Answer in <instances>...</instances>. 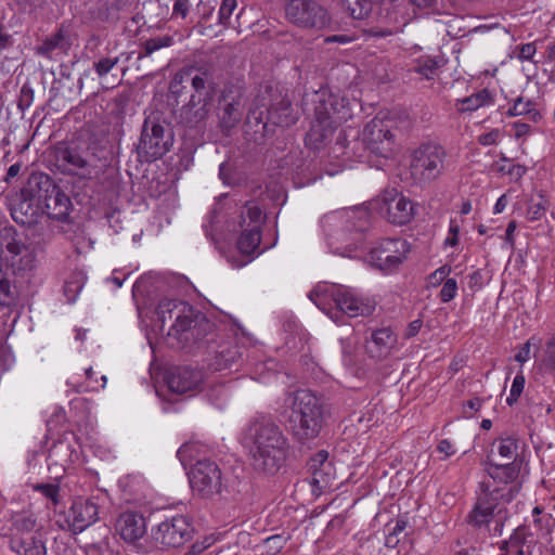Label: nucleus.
I'll use <instances>...</instances> for the list:
<instances>
[{
	"mask_svg": "<svg viewBox=\"0 0 555 555\" xmlns=\"http://www.w3.org/2000/svg\"><path fill=\"white\" fill-rule=\"evenodd\" d=\"M203 382V372L189 366L173 369L167 376L168 388L178 395L193 396L201 389Z\"/></svg>",
	"mask_w": 555,
	"mask_h": 555,
	"instance_id": "a211bd4d",
	"label": "nucleus"
},
{
	"mask_svg": "<svg viewBox=\"0 0 555 555\" xmlns=\"http://www.w3.org/2000/svg\"><path fill=\"white\" fill-rule=\"evenodd\" d=\"M506 205H507V198H506L505 195H502L496 201V203H495V205L493 207V212L494 214H501L505 209Z\"/></svg>",
	"mask_w": 555,
	"mask_h": 555,
	"instance_id": "338daca9",
	"label": "nucleus"
},
{
	"mask_svg": "<svg viewBox=\"0 0 555 555\" xmlns=\"http://www.w3.org/2000/svg\"><path fill=\"white\" fill-rule=\"evenodd\" d=\"M115 529L122 540L134 543L146 532L145 517L135 512H125L116 520Z\"/></svg>",
	"mask_w": 555,
	"mask_h": 555,
	"instance_id": "412c9836",
	"label": "nucleus"
},
{
	"mask_svg": "<svg viewBox=\"0 0 555 555\" xmlns=\"http://www.w3.org/2000/svg\"><path fill=\"white\" fill-rule=\"evenodd\" d=\"M61 39H62L61 34H56L52 38L47 39L40 47V52L44 53V54L51 52L53 49H55L59 46Z\"/></svg>",
	"mask_w": 555,
	"mask_h": 555,
	"instance_id": "4d7b16f0",
	"label": "nucleus"
},
{
	"mask_svg": "<svg viewBox=\"0 0 555 555\" xmlns=\"http://www.w3.org/2000/svg\"><path fill=\"white\" fill-rule=\"evenodd\" d=\"M509 116H528V119L533 122H539L542 119L540 111L535 104L525 98H518L514 101L508 109Z\"/></svg>",
	"mask_w": 555,
	"mask_h": 555,
	"instance_id": "2f4dec72",
	"label": "nucleus"
},
{
	"mask_svg": "<svg viewBox=\"0 0 555 555\" xmlns=\"http://www.w3.org/2000/svg\"><path fill=\"white\" fill-rule=\"evenodd\" d=\"M309 298L321 310L326 311L325 304L332 300L336 308L350 318L366 317L373 313L376 302L348 286L318 285L309 293Z\"/></svg>",
	"mask_w": 555,
	"mask_h": 555,
	"instance_id": "39448f33",
	"label": "nucleus"
},
{
	"mask_svg": "<svg viewBox=\"0 0 555 555\" xmlns=\"http://www.w3.org/2000/svg\"><path fill=\"white\" fill-rule=\"evenodd\" d=\"M451 273V267L450 266H441L437 270H435L428 278H427V285L429 287H437L444 283V281L448 279L449 274Z\"/></svg>",
	"mask_w": 555,
	"mask_h": 555,
	"instance_id": "c03bdc74",
	"label": "nucleus"
},
{
	"mask_svg": "<svg viewBox=\"0 0 555 555\" xmlns=\"http://www.w3.org/2000/svg\"><path fill=\"white\" fill-rule=\"evenodd\" d=\"M494 103L493 95L487 89L479 90L469 96L457 100L456 108L461 113L475 112L481 107L490 106Z\"/></svg>",
	"mask_w": 555,
	"mask_h": 555,
	"instance_id": "c85d7f7f",
	"label": "nucleus"
},
{
	"mask_svg": "<svg viewBox=\"0 0 555 555\" xmlns=\"http://www.w3.org/2000/svg\"><path fill=\"white\" fill-rule=\"evenodd\" d=\"M343 346V361L347 367H353L354 361V346L349 340H341Z\"/></svg>",
	"mask_w": 555,
	"mask_h": 555,
	"instance_id": "8fccbe9b",
	"label": "nucleus"
},
{
	"mask_svg": "<svg viewBox=\"0 0 555 555\" xmlns=\"http://www.w3.org/2000/svg\"><path fill=\"white\" fill-rule=\"evenodd\" d=\"M545 201L542 196L531 198L527 208L526 217L530 221L539 220L545 212Z\"/></svg>",
	"mask_w": 555,
	"mask_h": 555,
	"instance_id": "58836bf2",
	"label": "nucleus"
},
{
	"mask_svg": "<svg viewBox=\"0 0 555 555\" xmlns=\"http://www.w3.org/2000/svg\"><path fill=\"white\" fill-rule=\"evenodd\" d=\"M236 8V0H222L219 8L218 20L219 24L227 26L228 22Z\"/></svg>",
	"mask_w": 555,
	"mask_h": 555,
	"instance_id": "a18cd8bd",
	"label": "nucleus"
},
{
	"mask_svg": "<svg viewBox=\"0 0 555 555\" xmlns=\"http://www.w3.org/2000/svg\"><path fill=\"white\" fill-rule=\"evenodd\" d=\"M46 183L48 188L40 205L42 212L53 219H65L72 207L69 197L57 186L53 185L48 178H46Z\"/></svg>",
	"mask_w": 555,
	"mask_h": 555,
	"instance_id": "aec40b11",
	"label": "nucleus"
},
{
	"mask_svg": "<svg viewBox=\"0 0 555 555\" xmlns=\"http://www.w3.org/2000/svg\"><path fill=\"white\" fill-rule=\"evenodd\" d=\"M513 129L516 139L527 138L532 132V129L528 124L520 121H515L513 124Z\"/></svg>",
	"mask_w": 555,
	"mask_h": 555,
	"instance_id": "5fc2aeb1",
	"label": "nucleus"
},
{
	"mask_svg": "<svg viewBox=\"0 0 555 555\" xmlns=\"http://www.w3.org/2000/svg\"><path fill=\"white\" fill-rule=\"evenodd\" d=\"M224 111L234 120L241 116V113H240L238 108L236 107V104H234V103H229Z\"/></svg>",
	"mask_w": 555,
	"mask_h": 555,
	"instance_id": "774afa93",
	"label": "nucleus"
},
{
	"mask_svg": "<svg viewBox=\"0 0 555 555\" xmlns=\"http://www.w3.org/2000/svg\"><path fill=\"white\" fill-rule=\"evenodd\" d=\"M391 120L375 117L366 124L363 139L369 149L376 155L388 158L393 151V133Z\"/></svg>",
	"mask_w": 555,
	"mask_h": 555,
	"instance_id": "f3484780",
	"label": "nucleus"
},
{
	"mask_svg": "<svg viewBox=\"0 0 555 555\" xmlns=\"http://www.w3.org/2000/svg\"><path fill=\"white\" fill-rule=\"evenodd\" d=\"M446 155L444 149L438 144L421 145L414 151L410 165L414 180L429 182L437 179L443 170Z\"/></svg>",
	"mask_w": 555,
	"mask_h": 555,
	"instance_id": "9d476101",
	"label": "nucleus"
},
{
	"mask_svg": "<svg viewBox=\"0 0 555 555\" xmlns=\"http://www.w3.org/2000/svg\"><path fill=\"white\" fill-rule=\"evenodd\" d=\"M526 172V168L521 165H513L508 168L507 173L514 178L520 179Z\"/></svg>",
	"mask_w": 555,
	"mask_h": 555,
	"instance_id": "0e129e2a",
	"label": "nucleus"
},
{
	"mask_svg": "<svg viewBox=\"0 0 555 555\" xmlns=\"http://www.w3.org/2000/svg\"><path fill=\"white\" fill-rule=\"evenodd\" d=\"M457 289L459 287L456 280L448 278L442 284V287L439 293L440 301L446 304L453 300L457 295Z\"/></svg>",
	"mask_w": 555,
	"mask_h": 555,
	"instance_id": "79ce46f5",
	"label": "nucleus"
},
{
	"mask_svg": "<svg viewBox=\"0 0 555 555\" xmlns=\"http://www.w3.org/2000/svg\"><path fill=\"white\" fill-rule=\"evenodd\" d=\"M157 319L167 335L175 338L178 344L184 345L202 337V330L210 327V323L196 314L194 308L185 301L178 299H164L157 307Z\"/></svg>",
	"mask_w": 555,
	"mask_h": 555,
	"instance_id": "7ed1b4c3",
	"label": "nucleus"
},
{
	"mask_svg": "<svg viewBox=\"0 0 555 555\" xmlns=\"http://www.w3.org/2000/svg\"><path fill=\"white\" fill-rule=\"evenodd\" d=\"M482 403H483V400H481L480 398H474V399L468 400L465 403L464 408L469 409L470 413H468L466 410L464 411V413L466 414V416L470 417L474 412H477L481 409Z\"/></svg>",
	"mask_w": 555,
	"mask_h": 555,
	"instance_id": "bf43d9fd",
	"label": "nucleus"
},
{
	"mask_svg": "<svg viewBox=\"0 0 555 555\" xmlns=\"http://www.w3.org/2000/svg\"><path fill=\"white\" fill-rule=\"evenodd\" d=\"M192 532L188 518L178 515L162 521L152 530V538L159 547H179L191 539Z\"/></svg>",
	"mask_w": 555,
	"mask_h": 555,
	"instance_id": "dca6fc26",
	"label": "nucleus"
},
{
	"mask_svg": "<svg viewBox=\"0 0 555 555\" xmlns=\"http://www.w3.org/2000/svg\"><path fill=\"white\" fill-rule=\"evenodd\" d=\"M192 87L195 92L191 96L211 101L214 94V82L211 76L207 72L196 73L192 77Z\"/></svg>",
	"mask_w": 555,
	"mask_h": 555,
	"instance_id": "7c9ffc66",
	"label": "nucleus"
},
{
	"mask_svg": "<svg viewBox=\"0 0 555 555\" xmlns=\"http://www.w3.org/2000/svg\"><path fill=\"white\" fill-rule=\"evenodd\" d=\"M194 2H196V0H176L173 4V14L185 17Z\"/></svg>",
	"mask_w": 555,
	"mask_h": 555,
	"instance_id": "603ef678",
	"label": "nucleus"
},
{
	"mask_svg": "<svg viewBox=\"0 0 555 555\" xmlns=\"http://www.w3.org/2000/svg\"><path fill=\"white\" fill-rule=\"evenodd\" d=\"M253 466L260 472L274 474L288 455L289 443L282 429L270 420H257L247 429Z\"/></svg>",
	"mask_w": 555,
	"mask_h": 555,
	"instance_id": "f257e3e1",
	"label": "nucleus"
},
{
	"mask_svg": "<svg viewBox=\"0 0 555 555\" xmlns=\"http://www.w3.org/2000/svg\"><path fill=\"white\" fill-rule=\"evenodd\" d=\"M514 490L516 487L506 489L498 487L492 481L482 482L474 509L469 514L470 522L475 526L487 525L495 516H499L498 522L501 521L503 504L514 499Z\"/></svg>",
	"mask_w": 555,
	"mask_h": 555,
	"instance_id": "423d86ee",
	"label": "nucleus"
},
{
	"mask_svg": "<svg viewBox=\"0 0 555 555\" xmlns=\"http://www.w3.org/2000/svg\"><path fill=\"white\" fill-rule=\"evenodd\" d=\"M192 490L202 498H210L222 490V472L219 465L208 459L198 460L189 473Z\"/></svg>",
	"mask_w": 555,
	"mask_h": 555,
	"instance_id": "4468645a",
	"label": "nucleus"
},
{
	"mask_svg": "<svg viewBox=\"0 0 555 555\" xmlns=\"http://www.w3.org/2000/svg\"><path fill=\"white\" fill-rule=\"evenodd\" d=\"M264 222L262 210L255 203H247L241 212L242 233L237 238V248L244 255L258 251L261 242V228Z\"/></svg>",
	"mask_w": 555,
	"mask_h": 555,
	"instance_id": "ddd939ff",
	"label": "nucleus"
},
{
	"mask_svg": "<svg viewBox=\"0 0 555 555\" xmlns=\"http://www.w3.org/2000/svg\"><path fill=\"white\" fill-rule=\"evenodd\" d=\"M327 461L325 451L318 452L309 462V469L312 473V483L323 490L333 486V468Z\"/></svg>",
	"mask_w": 555,
	"mask_h": 555,
	"instance_id": "b1692460",
	"label": "nucleus"
},
{
	"mask_svg": "<svg viewBox=\"0 0 555 555\" xmlns=\"http://www.w3.org/2000/svg\"><path fill=\"white\" fill-rule=\"evenodd\" d=\"M284 402L289 409L287 423L293 437L301 442L318 437L324 422L318 397L308 389H298L289 392Z\"/></svg>",
	"mask_w": 555,
	"mask_h": 555,
	"instance_id": "f03ea898",
	"label": "nucleus"
},
{
	"mask_svg": "<svg viewBox=\"0 0 555 555\" xmlns=\"http://www.w3.org/2000/svg\"><path fill=\"white\" fill-rule=\"evenodd\" d=\"M86 282V276L82 272L74 273L66 282L64 286V294L68 301L74 302L79 293L81 292Z\"/></svg>",
	"mask_w": 555,
	"mask_h": 555,
	"instance_id": "f704fd0d",
	"label": "nucleus"
},
{
	"mask_svg": "<svg viewBox=\"0 0 555 555\" xmlns=\"http://www.w3.org/2000/svg\"><path fill=\"white\" fill-rule=\"evenodd\" d=\"M314 121L307 134V140L314 147L326 142L334 131L352 116L346 98L321 91L317 93Z\"/></svg>",
	"mask_w": 555,
	"mask_h": 555,
	"instance_id": "20e7f679",
	"label": "nucleus"
},
{
	"mask_svg": "<svg viewBox=\"0 0 555 555\" xmlns=\"http://www.w3.org/2000/svg\"><path fill=\"white\" fill-rule=\"evenodd\" d=\"M285 15L288 22L301 28L321 29L328 24L325 9L313 0H291Z\"/></svg>",
	"mask_w": 555,
	"mask_h": 555,
	"instance_id": "2eb2a0df",
	"label": "nucleus"
},
{
	"mask_svg": "<svg viewBox=\"0 0 555 555\" xmlns=\"http://www.w3.org/2000/svg\"><path fill=\"white\" fill-rule=\"evenodd\" d=\"M370 206L388 222L398 225L409 223L415 215V207L411 199L395 188L385 189L370 202Z\"/></svg>",
	"mask_w": 555,
	"mask_h": 555,
	"instance_id": "6e6552de",
	"label": "nucleus"
},
{
	"mask_svg": "<svg viewBox=\"0 0 555 555\" xmlns=\"http://www.w3.org/2000/svg\"><path fill=\"white\" fill-rule=\"evenodd\" d=\"M209 100H201L196 99V96H191L188 105L182 108L181 116L183 120L190 126H195L205 120L209 113Z\"/></svg>",
	"mask_w": 555,
	"mask_h": 555,
	"instance_id": "cd10ccee",
	"label": "nucleus"
},
{
	"mask_svg": "<svg viewBox=\"0 0 555 555\" xmlns=\"http://www.w3.org/2000/svg\"><path fill=\"white\" fill-rule=\"evenodd\" d=\"M437 450L444 454L446 457H449L455 453L453 444L447 439H443L438 443Z\"/></svg>",
	"mask_w": 555,
	"mask_h": 555,
	"instance_id": "052dcab7",
	"label": "nucleus"
},
{
	"mask_svg": "<svg viewBox=\"0 0 555 555\" xmlns=\"http://www.w3.org/2000/svg\"><path fill=\"white\" fill-rule=\"evenodd\" d=\"M410 244L403 238H385L370 249L367 261L383 272L397 270L408 258Z\"/></svg>",
	"mask_w": 555,
	"mask_h": 555,
	"instance_id": "9b49d317",
	"label": "nucleus"
},
{
	"mask_svg": "<svg viewBox=\"0 0 555 555\" xmlns=\"http://www.w3.org/2000/svg\"><path fill=\"white\" fill-rule=\"evenodd\" d=\"M535 52H537V49H535L534 43L530 42V43L522 44L519 48L518 59L520 61H530V60H532Z\"/></svg>",
	"mask_w": 555,
	"mask_h": 555,
	"instance_id": "864d4df0",
	"label": "nucleus"
},
{
	"mask_svg": "<svg viewBox=\"0 0 555 555\" xmlns=\"http://www.w3.org/2000/svg\"><path fill=\"white\" fill-rule=\"evenodd\" d=\"M172 142L171 131L150 116L144 121L138 151L146 160L157 159L169 151Z\"/></svg>",
	"mask_w": 555,
	"mask_h": 555,
	"instance_id": "f8f14e48",
	"label": "nucleus"
},
{
	"mask_svg": "<svg viewBox=\"0 0 555 555\" xmlns=\"http://www.w3.org/2000/svg\"><path fill=\"white\" fill-rule=\"evenodd\" d=\"M397 345L396 334L388 327L375 330L365 341L366 354L377 361L388 358Z\"/></svg>",
	"mask_w": 555,
	"mask_h": 555,
	"instance_id": "6ab92c4d",
	"label": "nucleus"
},
{
	"mask_svg": "<svg viewBox=\"0 0 555 555\" xmlns=\"http://www.w3.org/2000/svg\"><path fill=\"white\" fill-rule=\"evenodd\" d=\"M198 13L201 14L202 21H207L212 13L214 8L208 3H204L202 0L196 2Z\"/></svg>",
	"mask_w": 555,
	"mask_h": 555,
	"instance_id": "680f3d73",
	"label": "nucleus"
},
{
	"mask_svg": "<svg viewBox=\"0 0 555 555\" xmlns=\"http://www.w3.org/2000/svg\"><path fill=\"white\" fill-rule=\"evenodd\" d=\"M340 2L350 16L357 20L367 16L372 9L371 0H340Z\"/></svg>",
	"mask_w": 555,
	"mask_h": 555,
	"instance_id": "72a5a7b5",
	"label": "nucleus"
},
{
	"mask_svg": "<svg viewBox=\"0 0 555 555\" xmlns=\"http://www.w3.org/2000/svg\"><path fill=\"white\" fill-rule=\"evenodd\" d=\"M324 41L327 43H330V42L348 43L351 41V38L346 35H335V36H330V37L325 38Z\"/></svg>",
	"mask_w": 555,
	"mask_h": 555,
	"instance_id": "69168bd1",
	"label": "nucleus"
},
{
	"mask_svg": "<svg viewBox=\"0 0 555 555\" xmlns=\"http://www.w3.org/2000/svg\"><path fill=\"white\" fill-rule=\"evenodd\" d=\"M288 538L282 534H274L264 540V545L269 555H276L285 546Z\"/></svg>",
	"mask_w": 555,
	"mask_h": 555,
	"instance_id": "37998d69",
	"label": "nucleus"
},
{
	"mask_svg": "<svg viewBox=\"0 0 555 555\" xmlns=\"http://www.w3.org/2000/svg\"><path fill=\"white\" fill-rule=\"evenodd\" d=\"M4 253L7 260L17 270L29 269L35 261L34 251L14 237L4 243Z\"/></svg>",
	"mask_w": 555,
	"mask_h": 555,
	"instance_id": "5701e85b",
	"label": "nucleus"
},
{
	"mask_svg": "<svg viewBox=\"0 0 555 555\" xmlns=\"http://www.w3.org/2000/svg\"><path fill=\"white\" fill-rule=\"evenodd\" d=\"M127 502L141 503L149 494L150 487L141 475H127L118 480Z\"/></svg>",
	"mask_w": 555,
	"mask_h": 555,
	"instance_id": "a878e982",
	"label": "nucleus"
},
{
	"mask_svg": "<svg viewBox=\"0 0 555 555\" xmlns=\"http://www.w3.org/2000/svg\"><path fill=\"white\" fill-rule=\"evenodd\" d=\"M441 63V59L430 55H423L414 61L412 70L426 79H434L437 76Z\"/></svg>",
	"mask_w": 555,
	"mask_h": 555,
	"instance_id": "473e14b6",
	"label": "nucleus"
},
{
	"mask_svg": "<svg viewBox=\"0 0 555 555\" xmlns=\"http://www.w3.org/2000/svg\"><path fill=\"white\" fill-rule=\"evenodd\" d=\"M503 139V131L501 129H492L489 132L482 133L478 137V143L483 146L496 145Z\"/></svg>",
	"mask_w": 555,
	"mask_h": 555,
	"instance_id": "09e8293b",
	"label": "nucleus"
},
{
	"mask_svg": "<svg viewBox=\"0 0 555 555\" xmlns=\"http://www.w3.org/2000/svg\"><path fill=\"white\" fill-rule=\"evenodd\" d=\"M422 325H423V322L421 319H416V320L412 321L405 331V337L406 338L414 337L421 331Z\"/></svg>",
	"mask_w": 555,
	"mask_h": 555,
	"instance_id": "e2e57ef3",
	"label": "nucleus"
},
{
	"mask_svg": "<svg viewBox=\"0 0 555 555\" xmlns=\"http://www.w3.org/2000/svg\"><path fill=\"white\" fill-rule=\"evenodd\" d=\"M103 157L102 147L88 146L86 154L68 145H59L55 149V159L64 171L81 178H92L99 173Z\"/></svg>",
	"mask_w": 555,
	"mask_h": 555,
	"instance_id": "0eeeda50",
	"label": "nucleus"
},
{
	"mask_svg": "<svg viewBox=\"0 0 555 555\" xmlns=\"http://www.w3.org/2000/svg\"><path fill=\"white\" fill-rule=\"evenodd\" d=\"M525 540V532L521 529H516L509 537L507 542H504V546L508 548L511 554L524 555L522 544Z\"/></svg>",
	"mask_w": 555,
	"mask_h": 555,
	"instance_id": "ea45409f",
	"label": "nucleus"
},
{
	"mask_svg": "<svg viewBox=\"0 0 555 555\" xmlns=\"http://www.w3.org/2000/svg\"><path fill=\"white\" fill-rule=\"evenodd\" d=\"M499 455L505 460H513L518 451V441L513 437H501L494 444Z\"/></svg>",
	"mask_w": 555,
	"mask_h": 555,
	"instance_id": "c9c22d12",
	"label": "nucleus"
},
{
	"mask_svg": "<svg viewBox=\"0 0 555 555\" xmlns=\"http://www.w3.org/2000/svg\"><path fill=\"white\" fill-rule=\"evenodd\" d=\"M545 354L546 366L555 371V338L547 344Z\"/></svg>",
	"mask_w": 555,
	"mask_h": 555,
	"instance_id": "6e6d98bb",
	"label": "nucleus"
},
{
	"mask_svg": "<svg viewBox=\"0 0 555 555\" xmlns=\"http://www.w3.org/2000/svg\"><path fill=\"white\" fill-rule=\"evenodd\" d=\"M519 475V468L516 467L513 463L509 464H501V465H491L489 467V479L483 482H494L500 488H511L516 487L514 490V496L519 491V485L515 482Z\"/></svg>",
	"mask_w": 555,
	"mask_h": 555,
	"instance_id": "bb28decb",
	"label": "nucleus"
},
{
	"mask_svg": "<svg viewBox=\"0 0 555 555\" xmlns=\"http://www.w3.org/2000/svg\"><path fill=\"white\" fill-rule=\"evenodd\" d=\"M525 383H526L525 376H524L522 372L520 371L514 377V380L511 386L509 395L506 398V403L508 405L512 406L514 403H516L518 401L519 397L521 396V393L524 391Z\"/></svg>",
	"mask_w": 555,
	"mask_h": 555,
	"instance_id": "4c0bfd02",
	"label": "nucleus"
},
{
	"mask_svg": "<svg viewBox=\"0 0 555 555\" xmlns=\"http://www.w3.org/2000/svg\"><path fill=\"white\" fill-rule=\"evenodd\" d=\"M350 211H335L325 215L321 220V225L328 236H340L346 230H349L348 218Z\"/></svg>",
	"mask_w": 555,
	"mask_h": 555,
	"instance_id": "c756f323",
	"label": "nucleus"
},
{
	"mask_svg": "<svg viewBox=\"0 0 555 555\" xmlns=\"http://www.w3.org/2000/svg\"><path fill=\"white\" fill-rule=\"evenodd\" d=\"M98 519V507L89 501H76L66 520L74 532H81Z\"/></svg>",
	"mask_w": 555,
	"mask_h": 555,
	"instance_id": "4be33fe9",
	"label": "nucleus"
},
{
	"mask_svg": "<svg viewBox=\"0 0 555 555\" xmlns=\"http://www.w3.org/2000/svg\"><path fill=\"white\" fill-rule=\"evenodd\" d=\"M460 227L453 220L450 221L449 232L444 240L446 246L454 247L459 244Z\"/></svg>",
	"mask_w": 555,
	"mask_h": 555,
	"instance_id": "3c124183",
	"label": "nucleus"
},
{
	"mask_svg": "<svg viewBox=\"0 0 555 555\" xmlns=\"http://www.w3.org/2000/svg\"><path fill=\"white\" fill-rule=\"evenodd\" d=\"M0 292H1L0 300H1L2 305L9 306L14 302V300H15L14 287L11 284V282L5 278H2L0 280Z\"/></svg>",
	"mask_w": 555,
	"mask_h": 555,
	"instance_id": "de8ad7c7",
	"label": "nucleus"
},
{
	"mask_svg": "<svg viewBox=\"0 0 555 555\" xmlns=\"http://www.w3.org/2000/svg\"><path fill=\"white\" fill-rule=\"evenodd\" d=\"M530 340L526 341L515 356V360L524 364L530 359Z\"/></svg>",
	"mask_w": 555,
	"mask_h": 555,
	"instance_id": "13d9d810",
	"label": "nucleus"
},
{
	"mask_svg": "<svg viewBox=\"0 0 555 555\" xmlns=\"http://www.w3.org/2000/svg\"><path fill=\"white\" fill-rule=\"evenodd\" d=\"M173 42V39L171 36H159L149 39L144 42V52L145 55H151L155 51H158L163 48L170 47Z\"/></svg>",
	"mask_w": 555,
	"mask_h": 555,
	"instance_id": "e433bc0d",
	"label": "nucleus"
},
{
	"mask_svg": "<svg viewBox=\"0 0 555 555\" xmlns=\"http://www.w3.org/2000/svg\"><path fill=\"white\" fill-rule=\"evenodd\" d=\"M197 448L198 446L196 443H184L178 449L177 456L183 466L191 465L194 459V452Z\"/></svg>",
	"mask_w": 555,
	"mask_h": 555,
	"instance_id": "49530a36",
	"label": "nucleus"
},
{
	"mask_svg": "<svg viewBox=\"0 0 555 555\" xmlns=\"http://www.w3.org/2000/svg\"><path fill=\"white\" fill-rule=\"evenodd\" d=\"M35 490L42 494L53 505H56L60 502V487L56 483L36 485Z\"/></svg>",
	"mask_w": 555,
	"mask_h": 555,
	"instance_id": "a19ab883",
	"label": "nucleus"
},
{
	"mask_svg": "<svg viewBox=\"0 0 555 555\" xmlns=\"http://www.w3.org/2000/svg\"><path fill=\"white\" fill-rule=\"evenodd\" d=\"M79 457V446L72 435L53 444L49 452L51 463L66 467Z\"/></svg>",
	"mask_w": 555,
	"mask_h": 555,
	"instance_id": "393cba45",
	"label": "nucleus"
},
{
	"mask_svg": "<svg viewBox=\"0 0 555 555\" xmlns=\"http://www.w3.org/2000/svg\"><path fill=\"white\" fill-rule=\"evenodd\" d=\"M35 520L18 516L14 519L10 533V548L18 555H47L46 541L35 530Z\"/></svg>",
	"mask_w": 555,
	"mask_h": 555,
	"instance_id": "1a4fd4ad",
	"label": "nucleus"
}]
</instances>
